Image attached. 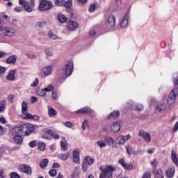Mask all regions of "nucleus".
<instances>
[{"instance_id": "obj_4", "label": "nucleus", "mask_w": 178, "mask_h": 178, "mask_svg": "<svg viewBox=\"0 0 178 178\" xmlns=\"http://www.w3.org/2000/svg\"><path fill=\"white\" fill-rule=\"evenodd\" d=\"M72 6H73V1L72 0H67V1H64V4L63 7L67 8V10L70 14V18L74 19V13H73V10H72Z\"/></svg>"}, {"instance_id": "obj_13", "label": "nucleus", "mask_w": 178, "mask_h": 178, "mask_svg": "<svg viewBox=\"0 0 178 178\" xmlns=\"http://www.w3.org/2000/svg\"><path fill=\"white\" fill-rule=\"evenodd\" d=\"M138 136L139 137H142L145 143H151V135H149V134L143 130H140L139 131Z\"/></svg>"}, {"instance_id": "obj_41", "label": "nucleus", "mask_w": 178, "mask_h": 178, "mask_svg": "<svg viewBox=\"0 0 178 178\" xmlns=\"http://www.w3.org/2000/svg\"><path fill=\"white\" fill-rule=\"evenodd\" d=\"M135 109L138 112H140L141 111H144V106L141 104H136L135 106Z\"/></svg>"}, {"instance_id": "obj_42", "label": "nucleus", "mask_w": 178, "mask_h": 178, "mask_svg": "<svg viewBox=\"0 0 178 178\" xmlns=\"http://www.w3.org/2000/svg\"><path fill=\"white\" fill-rule=\"evenodd\" d=\"M44 54L47 56H53L54 51H52L51 49L48 48L44 49Z\"/></svg>"}, {"instance_id": "obj_5", "label": "nucleus", "mask_w": 178, "mask_h": 178, "mask_svg": "<svg viewBox=\"0 0 178 178\" xmlns=\"http://www.w3.org/2000/svg\"><path fill=\"white\" fill-rule=\"evenodd\" d=\"M130 15L129 13H126L122 18L120 19L119 24L122 29H126L129 26V18Z\"/></svg>"}, {"instance_id": "obj_50", "label": "nucleus", "mask_w": 178, "mask_h": 178, "mask_svg": "<svg viewBox=\"0 0 178 178\" xmlns=\"http://www.w3.org/2000/svg\"><path fill=\"white\" fill-rule=\"evenodd\" d=\"M150 165H152L153 168H156V166H158V161L156 159H154L152 161H151Z\"/></svg>"}, {"instance_id": "obj_10", "label": "nucleus", "mask_w": 178, "mask_h": 178, "mask_svg": "<svg viewBox=\"0 0 178 178\" xmlns=\"http://www.w3.org/2000/svg\"><path fill=\"white\" fill-rule=\"evenodd\" d=\"M19 170H20V172H22V173H26V175H30L33 173V170L31 169V167L26 164H22L19 165Z\"/></svg>"}, {"instance_id": "obj_8", "label": "nucleus", "mask_w": 178, "mask_h": 178, "mask_svg": "<svg viewBox=\"0 0 178 178\" xmlns=\"http://www.w3.org/2000/svg\"><path fill=\"white\" fill-rule=\"evenodd\" d=\"M0 31H3L7 37H14L16 33V31L12 27H1Z\"/></svg>"}, {"instance_id": "obj_22", "label": "nucleus", "mask_w": 178, "mask_h": 178, "mask_svg": "<svg viewBox=\"0 0 178 178\" xmlns=\"http://www.w3.org/2000/svg\"><path fill=\"white\" fill-rule=\"evenodd\" d=\"M176 172V169L175 167L170 168L166 171V177L168 178H173L175 176V172Z\"/></svg>"}, {"instance_id": "obj_16", "label": "nucleus", "mask_w": 178, "mask_h": 178, "mask_svg": "<svg viewBox=\"0 0 178 178\" xmlns=\"http://www.w3.org/2000/svg\"><path fill=\"white\" fill-rule=\"evenodd\" d=\"M12 133L14 136H21L24 134L23 125L15 127L12 129Z\"/></svg>"}, {"instance_id": "obj_43", "label": "nucleus", "mask_w": 178, "mask_h": 178, "mask_svg": "<svg viewBox=\"0 0 178 178\" xmlns=\"http://www.w3.org/2000/svg\"><path fill=\"white\" fill-rule=\"evenodd\" d=\"M65 3V0H55L54 5L56 6H61L63 7V4Z\"/></svg>"}, {"instance_id": "obj_17", "label": "nucleus", "mask_w": 178, "mask_h": 178, "mask_svg": "<svg viewBox=\"0 0 178 178\" xmlns=\"http://www.w3.org/2000/svg\"><path fill=\"white\" fill-rule=\"evenodd\" d=\"M68 30L70 31H74L77 30V27H79V24L74 21H70L67 25Z\"/></svg>"}, {"instance_id": "obj_55", "label": "nucleus", "mask_w": 178, "mask_h": 178, "mask_svg": "<svg viewBox=\"0 0 178 178\" xmlns=\"http://www.w3.org/2000/svg\"><path fill=\"white\" fill-rule=\"evenodd\" d=\"M38 143L36 140H33V141H31L29 144V147H31V148H34L35 147V146L37 145Z\"/></svg>"}, {"instance_id": "obj_36", "label": "nucleus", "mask_w": 178, "mask_h": 178, "mask_svg": "<svg viewBox=\"0 0 178 178\" xmlns=\"http://www.w3.org/2000/svg\"><path fill=\"white\" fill-rule=\"evenodd\" d=\"M48 37L49 38H51V40H57L58 39V35H56L52 31H49L48 32Z\"/></svg>"}, {"instance_id": "obj_9", "label": "nucleus", "mask_w": 178, "mask_h": 178, "mask_svg": "<svg viewBox=\"0 0 178 178\" xmlns=\"http://www.w3.org/2000/svg\"><path fill=\"white\" fill-rule=\"evenodd\" d=\"M130 135L127 136H119L115 139V143L118 144V145H124V143L130 140Z\"/></svg>"}, {"instance_id": "obj_48", "label": "nucleus", "mask_w": 178, "mask_h": 178, "mask_svg": "<svg viewBox=\"0 0 178 178\" xmlns=\"http://www.w3.org/2000/svg\"><path fill=\"white\" fill-rule=\"evenodd\" d=\"M57 112L54 108H50L49 110V116H56Z\"/></svg>"}, {"instance_id": "obj_30", "label": "nucleus", "mask_w": 178, "mask_h": 178, "mask_svg": "<svg viewBox=\"0 0 178 178\" xmlns=\"http://www.w3.org/2000/svg\"><path fill=\"white\" fill-rule=\"evenodd\" d=\"M89 109L88 107H83L78 111H76L75 113L77 115H83L84 113H88Z\"/></svg>"}, {"instance_id": "obj_52", "label": "nucleus", "mask_w": 178, "mask_h": 178, "mask_svg": "<svg viewBox=\"0 0 178 178\" xmlns=\"http://www.w3.org/2000/svg\"><path fill=\"white\" fill-rule=\"evenodd\" d=\"M49 175L51 177H55V176H56V170L55 169L50 170L49 171Z\"/></svg>"}, {"instance_id": "obj_57", "label": "nucleus", "mask_w": 178, "mask_h": 178, "mask_svg": "<svg viewBox=\"0 0 178 178\" xmlns=\"http://www.w3.org/2000/svg\"><path fill=\"white\" fill-rule=\"evenodd\" d=\"M38 83H39L38 79L35 78L33 83L31 85V87H37V86H38Z\"/></svg>"}, {"instance_id": "obj_61", "label": "nucleus", "mask_w": 178, "mask_h": 178, "mask_svg": "<svg viewBox=\"0 0 178 178\" xmlns=\"http://www.w3.org/2000/svg\"><path fill=\"white\" fill-rule=\"evenodd\" d=\"M19 3L22 6H24L27 3V1L26 0H19Z\"/></svg>"}, {"instance_id": "obj_40", "label": "nucleus", "mask_w": 178, "mask_h": 178, "mask_svg": "<svg viewBox=\"0 0 178 178\" xmlns=\"http://www.w3.org/2000/svg\"><path fill=\"white\" fill-rule=\"evenodd\" d=\"M55 90V87L54 85H49L46 88H44V91L46 92H49L51 91H54Z\"/></svg>"}, {"instance_id": "obj_1", "label": "nucleus", "mask_w": 178, "mask_h": 178, "mask_svg": "<svg viewBox=\"0 0 178 178\" xmlns=\"http://www.w3.org/2000/svg\"><path fill=\"white\" fill-rule=\"evenodd\" d=\"M116 168L113 165H106V167H100L102 173L99 178H112L113 172H115Z\"/></svg>"}, {"instance_id": "obj_29", "label": "nucleus", "mask_w": 178, "mask_h": 178, "mask_svg": "<svg viewBox=\"0 0 178 178\" xmlns=\"http://www.w3.org/2000/svg\"><path fill=\"white\" fill-rule=\"evenodd\" d=\"M29 106H27V102L23 101L22 103V115H24V116H26V112H27V109H28Z\"/></svg>"}, {"instance_id": "obj_33", "label": "nucleus", "mask_w": 178, "mask_h": 178, "mask_svg": "<svg viewBox=\"0 0 178 178\" xmlns=\"http://www.w3.org/2000/svg\"><path fill=\"white\" fill-rule=\"evenodd\" d=\"M119 115H120L119 111H114L108 115V119H116Z\"/></svg>"}, {"instance_id": "obj_14", "label": "nucleus", "mask_w": 178, "mask_h": 178, "mask_svg": "<svg viewBox=\"0 0 178 178\" xmlns=\"http://www.w3.org/2000/svg\"><path fill=\"white\" fill-rule=\"evenodd\" d=\"M107 23L108 27H115L116 25V17H115V15H110L107 19Z\"/></svg>"}, {"instance_id": "obj_21", "label": "nucleus", "mask_w": 178, "mask_h": 178, "mask_svg": "<svg viewBox=\"0 0 178 178\" xmlns=\"http://www.w3.org/2000/svg\"><path fill=\"white\" fill-rule=\"evenodd\" d=\"M15 73L16 70H10L6 76L7 80H8L9 81H13L16 79V76H15Z\"/></svg>"}, {"instance_id": "obj_15", "label": "nucleus", "mask_w": 178, "mask_h": 178, "mask_svg": "<svg viewBox=\"0 0 178 178\" xmlns=\"http://www.w3.org/2000/svg\"><path fill=\"white\" fill-rule=\"evenodd\" d=\"M73 161L77 165L80 163V152H79V149H75L73 151Z\"/></svg>"}, {"instance_id": "obj_47", "label": "nucleus", "mask_w": 178, "mask_h": 178, "mask_svg": "<svg viewBox=\"0 0 178 178\" xmlns=\"http://www.w3.org/2000/svg\"><path fill=\"white\" fill-rule=\"evenodd\" d=\"M60 159L63 161H67L69 159V154L68 153H64L60 155Z\"/></svg>"}, {"instance_id": "obj_25", "label": "nucleus", "mask_w": 178, "mask_h": 178, "mask_svg": "<svg viewBox=\"0 0 178 178\" xmlns=\"http://www.w3.org/2000/svg\"><path fill=\"white\" fill-rule=\"evenodd\" d=\"M154 176L156 178H163L165 177V175L163 174V172H162V170H155L153 171Z\"/></svg>"}, {"instance_id": "obj_34", "label": "nucleus", "mask_w": 178, "mask_h": 178, "mask_svg": "<svg viewBox=\"0 0 178 178\" xmlns=\"http://www.w3.org/2000/svg\"><path fill=\"white\" fill-rule=\"evenodd\" d=\"M48 159H43L40 163L41 169H45L46 166H48Z\"/></svg>"}, {"instance_id": "obj_31", "label": "nucleus", "mask_w": 178, "mask_h": 178, "mask_svg": "<svg viewBox=\"0 0 178 178\" xmlns=\"http://www.w3.org/2000/svg\"><path fill=\"white\" fill-rule=\"evenodd\" d=\"M58 20L60 23H66V20H67V17H66L65 15L60 14L58 15Z\"/></svg>"}, {"instance_id": "obj_26", "label": "nucleus", "mask_w": 178, "mask_h": 178, "mask_svg": "<svg viewBox=\"0 0 178 178\" xmlns=\"http://www.w3.org/2000/svg\"><path fill=\"white\" fill-rule=\"evenodd\" d=\"M24 119H33V120H40V116L38 115H33L29 113H26Z\"/></svg>"}, {"instance_id": "obj_45", "label": "nucleus", "mask_w": 178, "mask_h": 178, "mask_svg": "<svg viewBox=\"0 0 178 178\" xmlns=\"http://www.w3.org/2000/svg\"><path fill=\"white\" fill-rule=\"evenodd\" d=\"M24 8L26 12H28L29 13H31V12H33V8H31L28 3H26V4L24 6Z\"/></svg>"}, {"instance_id": "obj_7", "label": "nucleus", "mask_w": 178, "mask_h": 178, "mask_svg": "<svg viewBox=\"0 0 178 178\" xmlns=\"http://www.w3.org/2000/svg\"><path fill=\"white\" fill-rule=\"evenodd\" d=\"M63 72H65V74L67 77L71 76L72 73H73V61H69L66 65L65 68H62Z\"/></svg>"}, {"instance_id": "obj_6", "label": "nucleus", "mask_w": 178, "mask_h": 178, "mask_svg": "<svg viewBox=\"0 0 178 178\" xmlns=\"http://www.w3.org/2000/svg\"><path fill=\"white\" fill-rule=\"evenodd\" d=\"M52 73V67L50 66L44 67L42 70L39 73V76L40 79H44V77H47V76H49Z\"/></svg>"}, {"instance_id": "obj_56", "label": "nucleus", "mask_w": 178, "mask_h": 178, "mask_svg": "<svg viewBox=\"0 0 178 178\" xmlns=\"http://www.w3.org/2000/svg\"><path fill=\"white\" fill-rule=\"evenodd\" d=\"M64 125H65L66 127H69L70 129H72V127H73V124L69 121L64 122Z\"/></svg>"}, {"instance_id": "obj_19", "label": "nucleus", "mask_w": 178, "mask_h": 178, "mask_svg": "<svg viewBox=\"0 0 178 178\" xmlns=\"http://www.w3.org/2000/svg\"><path fill=\"white\" fill-rule=\"evenodd\" d=\"M104 140L106 144H108L109 147H115V145H116V140H115V139H113L112 137H105Z\"/></svg>"}, {"instance_id": "obj_63", "label": "nucleus", "mask_w": 178, "mask_h": 178, "mask_svg": "<svg viewBox=\"0 0 178 178\" xmlns=\"http://www.w3.org/2000/svg\"><path fill=\"white\" fill-rule=\"evenodd\" d=\"M178 131V122H176V124L174 125L173 131L174 133H176V131Z\"/></svg>"}, {"instance_id": "obj_32", "label": "nucleus", "mask_w": 178, "mask_h": 178, "mask_svg": "<svg viewBox=\"0 0 178 178\" xmlns=\"http://www.w3.org/2000/svg\"><path fill=\"white\" fill-rule=\"evenodd\" d=\"M6 100L3 99L2 101L0 102V113H1V112H3V111H5L6 107Z\"/></svg>"}, {"instance_id": "obj_18", "label": "nucleus", "mask_w": 178, "mask_h": 178, "mask_svg": "<svg viewBox=\"0 0 178 178\" xmlns=\"http://www.w3.org/2000/svg\"><path fill=\"white\" fill-rule=\"evenodd\" d=\"M118 162L120 165H121L122 168L127 170H131V169H133V165L127 163L123 159H120Z\"/></svg>"}, {"instance_id": "obj_35", "label": "nucleus", "mask_w": 178, "mask_h": 178, "mask_svg": "<svg viewBox=\"0 0 178 178\" xmlns=\"http://www.w3.org/2000/svg\"><path fill=\"white\" fill-rule=\"evenodd\" d=\"M97 145L99 147V148H105L106 147V142L102 140H99L97 142Z\"/></svg>"}, {"instance_id": "obj_3", "label": "nucleus", "mask_w": 178, "mask_h": 178, "mask_svg": "<svg viewBox=\"0 0 178 178\" xmlns=\"http://www.w3.org/2000/svg\"><path fill=\"white\" fill-rule=\"evenodd\" d=\"M52 6L53 4L51 1L43 0L39 4V10L40 12H45V10H49V9H51Z\"/></svg>"}, {"instance_id": "obj_64", "label": "nucleus", "mask_w": 178, "mask_h": 178, "mask_svg": "<svg viewBox=\"0 0 178 178\" xmlns=\"http://www.w3.org/2000/svg\"><path fill=\"white\" fill-rule=\"evenodd\" d=\"M142 178H151V174H149V172L145 173Z\"/></svg>"}, {"instance_id": "obj_20", "label": "nucleus", "mask_w": 178, "mask_h": 178, "mask_svg": "<svg viewBox=\"0 0 178 178\" xmlns=\"http://www.w3.org/2000/svg\"><path fill=\"white\" fill-rule=\"evenodd\" d=\"M88 165H90V156H86L82 163V169L84 172L87 171V169H88Z\"/></svg>"}, {"instance_id": "obj_23", "label": "nucleus", "mask_w": 178, "mask_h": 178, "mask_svg": "<svg viewBox=\"0 0 178 178\" xmlns=\"http://www.w3.org/2000/svg\"><path fill=\"white\" fill-rule=\"evenodd\" d=\"M16 60H17V56L12 55L6 59V62L8 65H10V63L15 65V63H16Z\"/></svg>"}, {"instance_id": "obj_28", "label": "nucleus", "mask_w": 178, "mask_h": 178, "mask_svg": "<svg viewBox=\"0 0 178 178\" xmlns=\"http://www.w3.org/2000/svg\"><path fill=\"white\" fill-rule=\"evenodd\" d=\"M165 109H166V104H165L163 102L160 103L156 106V111L158 112H162V111H165Z\"/></svg>"}, {"instance_id": "obj_51", "label": "nucleus", "mask_w": 178, "mask_h": 178, "mask_svg": "<svg viewBox=\"0 0 178 178\" xmlns=\"http://www.w3.org/2000/svg\"><path fill=\"white\" fill-rule=\"evenodd\" d=\"M6 72V67L0 66V77H2L5 72Z\"/></svg>"}, {"instance_id": "obj_24", "label": "nucleus", "mask_w": 178, "mask_h": 178, "mask_svg": "<svg viewBox=\"0 0 178 178\" xmlns=\"http://www.w3.org/2000/svg\"><path fill=\"white\" fill-rule=\"evenodd\" d=\"M171 159H172L173 163H175L176 165V166H178L177 154H176V152L174 150H172V152H171Z\"/></svg>"}, {"instance_id": "obj_54", "label": "nucleus", "mask_w": 178, "mask_h": 178, "mask_svg": "<svg viewBox=\"0 0 178 178\" xmlns=\"http://www.w3.org/2000/svg\"><path fill=\"white\" fill-rule=\"evenodd\" d=\"M38 94L40 97H45V95H47V92L44 90L43 88L41 90H40Z\"/></svg>"}, {"instance_id": "obj_12", "label": "nucleus", "mask_w": 178, "mask_h": 178, "mask_svg": "<svg viewBox=\"0 0 178 178\" xmlns=\"http://www.w3.org/2000/svg\"><path fill=\"white\" fill-rule=\"evenodd\" d=\"M23 131L24 136H30V134L34 131V127H33L31 124H24Z\"/></svg>"}, {"instance_id": "obj_58", "label": "nucleus", "mask_w": 178, "mask_h": 178, "mask_svg": "<svg viewBox=\"0 0 178 178\" xmlns=\"http://www.w3.org/2000/svg\"><path fill=\"white\" fill-rule=\"evenodd\" d=\"M14 10H15V12H16V13H19L22 12V10H23V7H20V6L15 7L14 8Z\"/></svg>"}, {"instance_id": "obj_62", "label": "nucleus", "mask_w": 178, "mask_h": 178, "mask_svg": "<svg viewBox=\"0 0 178 178\" xmlns=\"http://www.w3.org/2000/svg\"><path fill=\"white\" fill-rule=\"evenodd\" d=\"M131 151H133V147H131V146L127 147V154H131Z\"/></svg>"}, {"instance_id": "obj_59", "label": "nucleus", "mask_w": 178, "mask_h": 178, "mask_svg": "<svg viewBox=\"0 0 178 178\" xmlns=\"http://www.w3.org/2000/svg\"><path fill=\"white\" fill-rule=\"evenodd\" d=\"M10 177L11 178H20V176H19L17 172H12L10 174Z\"/></svg>"}, {"instance_id": "obj_49", "label": "nucleus", "mask_w": 178, "mask_h": 178, "mask_svg": "<svg viewBox=\"0 0 178 178\" xmlns=\"http://www.w3.org/2000/svg\"><path fill=\"white\" fill-rule=\"evenodd\" d=\"M174 81L173 83L175 86H178V73H175L172 76Z\"/></svg>"}, {"instance_id": "obj_53", "label": "nucleus", "mask_w": 178, "mask_h": 178, "mask_svg": "<svg viewBox=\"0 0 178 178\" xmlns=\"http://www.w3.org/2000/svg\"><path fill=\"white\" fill-rule=\"evenodd\" d=\"M88 127V120H86L82 124L83 130H86Z\"/></svg>"}, {"instance_id": "obj_37", "label": "nucleus", "mask_w": 178, "mask_h": 178, "mask_svg": "<svg viewBox=\"0 0 178 178\" xmlns=\"http://www.w3.org/2000/svg\"><path fill=\"white\" fill-rule=\"evenodd\" d=\"M38 148L40 149V151H44L45 149V143L43 142H38Z\"/></svg>"}, {"instance_id": "obj_39", "label": "nucleus", "mask_w": 178, "mask_h": 178, "mask_svg": "<svg viewBox=\"0 0 178 178\" xmlns=\"http://www.w3.org/2000/svg\"><path fill=\"white\" fill-rule=\"evenodd\" d=\"M60 147L63 151H67V143H66V140L60 142Z\"/></svg>"}, {"instance_id": "obj_11", "label": "nucleus", "mask_w": 178, "mask_h": 178, "mask_svg": "<svg viewBox=\"0 0 178 178\" xmlns=\"http://www.w3.org/2000/svg\"><path fill=\"white\" fill-rule=\"evenodd\" d=\"M121 127L122 122L118 121L112 124L111 126V130L113 131V133H119V131H120Z\"/></svg>"}, {"instance_id": "obj_60", "label": "nucleus", "mask_w": 178, "mask_h": 178, "mask_svg": "<svg viewBox=\"0 0 178 178\" xmlns=\"http://www.w3.org/2000/svg\"><path fill=\"white\" fill-rule=\"evenodd\" d=\"M38 101V99L35 97H31V104H35V102H37Z\"/></svg>"}, {"instance_id": "obj_44", "label": "nucleus", "mask_w": 178, "mask_h": 178, "mask_svg": "<svg viewBox=\"0 0 178 178\" xmlns=\"http://www.w3.org/2000/svg\"><path fill=\"white\" fill-rule=\"evenodd\" d=\"M47 134H49V136H52L54 140H58L59 138V135L54 134V132H52L51 130H48Z\"/></svg>"}, {"instance_id": "obj_2", "label": "nucleus", "mask_w": 178, "mask_h": 178, "mask_svg": "<svg viewBox=\"0 0 178 178\" xmlns=\"http://www.w3.org/2000/svg\"><path fill=\"white\" fill-rule=\"evenodd\" d=\"M178 95V88H175L170 92L167 99L168 105H173L176 102V97Z\"/></svg>"}, {"instance_id": "obj_27", "label": "nucleus", "mask_w": 178, "mask_h": 178, "mask_svg": "<svg viewBox=\"0 0 178 178\" xmlns=\"http://www.w3.org/2000/svg\"><path fill=\"white\" fill-rule=\"evenodd\" d=\"M13 140L16 144L20 145L23 143V138H22L21 135H14Z\"/></svg>"}, {"instance_id": "obj_38", "label": "nucleus", "mask_w": 178, "mask_h": 178, "mask_svg": "<svg viewBox=\"0 0 178 178\" xmlns=\"http://www.w3.org/2000/svg\"><path fill=\"white\" fill-rule=\"evenodd\" d=\"M46 24H47V22L45 21L38 22L35 24V27H37L38 29H42V27H44V26H45Z\"/></svg>"}, {"instance_id": "obj_46", "label": "nucleus", "mask_w": 178, "mask_h": 178, "mask_svg": "<svg viewBox=\"0 0 178 178\" xmlns=\"http://www.w3.org/2000/svg\"><path fill=\"white\" fill-rule=\"evenodd\" d=\"M96 8H98V3H92L90 6V13H92V12H94Z\"/></svg>"}]
</instances>
